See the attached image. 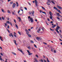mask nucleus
<instances>
[{
    "label": "nucleus",
    "mask_w": 62,
    "mask_h": 62,
    "mask_svg": "<svg viewBox=\"0 0 62 62\" xmlns=\"http://www.w3.org/2000/svg\"><path fill=\"white\" fill-rule=\"evenodd\" d=\"M48 2H50V3H51H51H52L53 4L55 5V3L54 2H55V0H48Z\"/></svg>",
    "instance_id": "nucleus-1"
},
{
    "label": "nucleus",
    "mask_w": 62,
    "mask_h": 62,
    "mask_svg": "<svg viewBox=\"0 0 62 62\" xmlns=\"http://www.w3.org/2000/svg\"><path fill=\"white\" fill-rule=\"evenodd\" d=\"M25 31L26 32V33L27 34V35L28 36V37H31V35L29 34H28V33H29V32H28V31L27 30H25Z\"/></svg>",
    "instance_id": "nucleus-2"
},
{
    "label": "nucleus",
    "mask_w": 62,
    "mask_h": 62,
    "mask_svg": "<svg viewBox=\"0 0 62 62\" xmlns=\"http://www.w3.org/2000/svg\"><path fill=\"white\" fill-rule=\"evenodd\" d=\"M60 28V27L58 26L56 28V29L55 30L56 31H57L58 33H59V32L58 31V30H59V29L58 28Z\"/></svg>",
    "instance_id": "nucleus-3"
},
{
    "label": "nucleus",
    "mask_w": 62,
    "mask_h": 62,
    "mask_svg": "<svg viewBox=\"0 0 62 62\" xmlns=\"http://www.w3.org/2000/svg\"><path fill=\"white\" fill-rule=\"evenodd\" d=\"M34 11H32V12H29L28 13L29 14H31V13L32 14V15H34Z\"/></svg>",
    "instance_id": "nucleus-4"
},
{
    "label": "nucleus",
    "mask_w": 62,
    "mask_h": 62,
    "mask_svg": "<svg viewBox=\"0 0 62 62\" xmlns=\"http://www.w3.org/2000/svg\"><path fill=\"white\" fill-rule=\"evenodd\" d=\"M9 37H12L13 38L14 37V36H13V35L12 34V33H9Z\"/></svg>",
    "instance_id": "nucleus-5"
},
{
    "label": "nucleus",
    "mask_w": 62,
    "mask_h": 62,
    "mask_svg": "<svg viewBox=\"0 0 62 62\" xmlns=\"http://www.w3.org/2000/svg\"><path fill=\"white\" fill-rule=\"evenodd\" d=\"M17 49L18 51H20V52H21V53L23 54H24V53H23V51H22V50L20 49H19L18 48Z\"/></svg>",
    "instance_id": "nucleus-6"
},
{
    "label": "nucleus",
    "mask_w": 62,
    "mask_h": 62,
    "mask_svg": "<svg viewBox=\"0 0 62 62\" xmlns=\"http://www.w3.org/2000/svg\"><path fill=\"white\" fill-rule=\"evenodd\" d=\"M16 6V4L15 3H13V5L12 7L13 8H15V7Z\"/></svg>",
    "instance_id": "nucleus-7"
},
{
    "label": "nucleus",
    "mask_w": 62,
    "mask_h": 62,
    "mask_svg": "<svg viewBox=\"0 0 62 62\" xmlns=\"http://www.w3.org/2000/svg\"><path fill=\"white\" fill-rule=\"evenodd\" d=\"M30 21L31 23H33L34 21H33V19L32 17H31V18H30Z\"/></svg>",
    "instance_id": "nucleus-8"
},
{
    "label": "nucleus",
    "mask_w": 62,
    "mask_h": 62,
    "mask_svg": "<svg viewBox=\"0 0 62 62\" xmlns=\"http://www.w3.org/2000/svg\"><path fill=\"white\" fill-rule=\"evenodd\" d=\"M27 52L28 53V55H31V53H30V52L29 51V50H27Z\"/></svg>",
    "instance_id": "nucleus-9"
},
{
    "label": "nucleus",
    "mask_w": 62,
    "mask_h": 62,
    "mask_svg": "<svg viewBox=\"0 0 62 62\" xmlns=\"http://www.w3.org/2000/svg\"><path fill=\"white\" fill-rule=\"evenodd\" d=\"M49 14L50 16H52V15H53V13H52L50 11L49 12Z\"/></svg>",
    "instance_id": "nucleus-10"
},
{
    "label": "nucleus",
    "mask_w": 62,
    "mask_h": 62,
    "mask_svg": "<svg viewBox=\"0 0 62 62\" xmlns=\"http://www.w3.org/2000/svg\"><path fill=\"white\" fill-rule=\"evenodd\" d=\"M1 57H2L1 56V55H0V60L1 61L2 60L3 61H4V60H2V58H1Z\"/></svg>",
    "instance_id": "nucleus-11"
},
{
    "label": "nucleus",
    "mask_w": 62,
    "mask_h": 62,
    "mask_svg": "<svg viewBox=\"0 0 62 62\" xmlns=\"http://www.w3.org/2000/svg\"><path fill=\"white\" fill-rule=\"evenodd\" d=\"M36 39H38V40H39V39H41V38L39 37L36 38Z\"/></svg>",
    "instance_id": "nucleus-12"
},
{
    "label": "nucleus",
    "mask_w": 62,
    "mask_h": 62,
    "mask_svg": "<svg viewBox=\"0 0 62 62\" xmlns=\"http://www.w3.org/2000/svg\"><path fill=\"white\" fill-rule=\"evenodd\" d=\"M57 8H59V9H62V8L61 7H60L59 6H57Z\"/></svg>",
    "instance_id": "nucleus-13"
},
{
    "label": "nucleus",
    "mask_w": 62,
    "mask_h": 62,
    "mask_svg": "<svg viewBox=\"0 0 62 62\" xmlns=\"http://www.w3.org/2000/svg\"><path fill=\"white\" fill-rule=\"evenodd\" d=\"M40 31V28L37 31V32L38 33H39Z\"/></svg>",
    "instance_id": "nucleus-14"
},
{
    "label": "nucleus",
    "mask_w": 62,
    "mask_h": 62,
    "mask_svg": "<svg viewBox=\"0 0 62 62\" xmlns=\"http://www.w3.org/2000/svg\"><path fill=\"white\" fill-rule=\"evenodd\" d=\"M15 25L16 27L17 28V29H18V25H17V24H15Z\"/></svg>",
    "instance_id": "nucleus-15"
},
{
    "label": "nucleus",
    "mask_w": 62,
    "mask_h": 62,
    "mask_svg": "<svg viewBox=\"0 0 62 62\" xmlns=\"http://www.w3.org/2000/svg\"><path fill=\"white\" fill-rule=\"evenodd\" d=\"M14 41L15 44H16V45L17 46V44L16 43V40H14Z\"/></svg>",
    "instance_id": "nucleus-16"
},
{
    "label": "nucleus",
    "mask_w": 62,
    "mask_h": 62,
    "mask_svg": "<svg viewBox=\"0 0 62 62\" xmlns=\"http://www.w3.org/2000/svg\"><path fill=\"white\" fill-rule=\"evenodd\" d=\"M57 10L58 11V12H59V13H61V12H60V11L59 9H58Z\"/></svg>",
    "instance_id": "nucleus-17"
},
{
    "label": "nucleus",
    "mask_w": 62,
    "mask_h": 62,
    "mask_svg": "<svg viewBox=\"0 0 62 62\" xmlns=\"http://www.w3.org/2000/svg\"><path fill=\"white\" fill-rule=\"evenodd\" d=\"M18 19H19V22H20L21 21V18L20 17H18Z\"/></svg>",
    "instance_id": "nucleus-18"
},
{
    "label": "nucleus",
    "mask_w": 62,
    "mask_h": 62,
    "mask_svg": "<svg viewBox=\"0 0 62 62\" xmlns=\"http://www.w3.org/2000/svg\"><path fill=\"white\" fill-rule=\"evenodd\" d=\"M46 4L48 5H50V3L48 1L47 2Z\"/></svg>",
    "instance_id": "nucleus-19"
},
{
    "label": "nucleus",
    "mask_w": 62,
    "mask_h": 62,
    "mask_svg": "<svg viewBox=\"0 0 62 62\" xmlns=\"http://www.w3.org/2000/svg\"><path fill=\"white\" fill-rule=\"evenodd\" d=\"M16 4L17 7H18V6H19V4H18V3L17 2H16Z\"/></svg>",
    "instance_id": "nucleus-20"
},
{
    "label": "nucleus",
    "mask_w": 62,
    "mask_h": 62,
    "mask_svg": "<svg viewBox=\"0 0 62 62\" xmlns=\"http://www.w3.org/2000/svg\"><path fill=\"white\" fill-rule=\"evenodd\" d=\"M12 54H14V55H16V53H15L13 52H12Z\"/></svg>",
    "instance_id": "nucleus-21"
},
{
    "label": "nucleus",
    "mask_w": 62,
    "mask_h": 62,
    "mask_svg": "<svg viewBox=\"0 0 62 62\" xmlns=\"http://www.w3.org/2000/svg\"><path fill=\"white\" fill-rule=\"evenodd\" d=\"M56 14L57 16L58 17H59V13H56Z\"/></svg>",
    "instance_id": "nucleus-22"
},
{
    "label": "nucleus",
    "mask_w": 62,
    "mask_h": 62,
    "mask_svg": "<svg viewBox=\"0 0 62 62\" xmlns=\"http://www.w3.org/2000/svg\"><path fill=\"white\" fill-rule=\"evenodd\" d=\"M54 9H55V10H57V8L55 7H54Z\"/></svg>",
    "instance_id": "nucleus-23"
},
{
    "label": "nucleus",
    "mask_w": 62,
    "mask_h": 62,
    "mask_svg": "<svg viewBox=\"0 0 62 62\" xmlns=\"http://www.w3.org/2000/svg\"><path fill=\"white\" fill-rule=\"evenodd\" d=\"M50 19L52 20V19H53V16H50Z\"/></svg>",
    "instance_id": "nucleus-24"
},
{
    "label": "nucleus",
    "mask_w": 62,
    "mask_h": 62,
    "mask_svg": "<svg viewBox=\"0 0 62 62\" xmlns=\"http://www.w3.org/2000/svg\"><path fill=\"white\" fill-rule=\"evenodd\" d=\"M41 7L43 9H44V10H45V8H44V7H43L42 6H41Z\"/></svg>",
    "instance_id": "nucleus-25"
},
{
    "label": "nucleus",
    "mask_w": 62,
    "mask_h": 62,
    "mask_svg": "<svg viewBox=\"0 0 62 62\" xmlns=\"http://www.w3.org/2000/svg\"><path fill=\"white\" fill-rule=\"evenodd\" d=\"M4 24H5V27H6L7 26V23H4Z\"/></svg>",
    "instance_id": "nucleus-26"
},
{
    "label": "nucleus",
    "mask_w": 62,
    "mask_h": 62,
    "mask_svg": "<svg viewBox=\"0 0 62 62\" xmlns=\"http://www.w3.org/2000/svg\"><path fill=\"white\" fill-rule=\"evenodd\" d=\"M56 26V25H54V26H53L52 27V28H54V27H55Z\"/></svg>",
    "instance_id": "nucleus-27"
},
{
    "label": "nucleus",
    "mask_w": 62,
    "mask_h": 62,
    "mask_svg": "<svg viewBox=\"0 0 62 62\" xmlns=\"http://www.w3.org/2000/svg\"><path fill=\"white\" fill-rule=\"evenodd\" d=\"M7 23H8V24H10V22H9L8 21L7 22H6Z\"/></svg>",
    "instance_id": "nucleus-28"
},
{
    "label": "nucleus",
    "mask_w": 62,
    "mask_h": 62,
    "mask_svg": "<svg viewBox=\"0 0 62 62\" xmlns=\"http://www.w3.org/2000/svg\"><path fill=\"white\" fill-rule=\"evenodd\" d=\"M6 30L9 33H10V31H9V30H8V28L6 29Z\"/></svg>",
    "instance_id": "nucleus-29"
},
{
    "label": "nucleus",
    "mask_w": 62,
    "mask_h": 62,
    "mask_svg": "<svg viewBox=\"0 0 62 62\" xmlns=\"http://www.w3.org/2000/svg\"><path fill=\"white\" fill-rule=\"evenodd\" d=\"M46 59H47V62H50V61H49V59H48V58H46Z\"/></svg>",
    "instance_id": "nucleus-30"
},
{
    "label": "nucleus",
    "mask_w": 62,
    "mask_h": 62,
    "mask_svg": "<svg viewBox=\"0 0 62 62\" xmlns=\"http://www.w3.org/2000/svg\"><path fill=\"white\" fill-rule=\"evenodd\" d=\"M13 1H11V2H10V4L11 5H12V4H13Z\"/></svg>",
    "instance_id": "nucleus-31"
},
{
    "label": "nucleus",
    "mask_w": 62,
    "mask_h": 62,
    "mask_svg": "<svg viewBox=\"0 0 62 62\" xmlns=\"http://www.w3.org/2000/svg\"><path fill=\"white\" fill-rule=\"evenodd\" d=\"M7 12L9 13H10V11L8 10Z\"/></svg>",
    "instance_id": "nucleus-32"
},
{
    "label": "nucleus",
    "mask_w": 62,
    "mask_h": 62,
    "mask_svg": "<svg viewBox=\"0 0 62 62\" xmlns=\"http://www.w3.org/2000/svg\"><path fill=\"white\" fill-rule=\"evenodd\" d=\"M1 11H2V12H4V10H3V9L2 8L1 9Z\"/></svg>",
    "instance_id": "nucleus-33"
},
{
    "label": "nucleus",
    "mask_w": 62,
    "mask_h": 62,
    "mask_svg": "<svg viewBox=\"0 0 62 62\" xmlns=\"http://www.w3.org/2000/svg\"><path fill=\"white\" fill-rule=\"evenodd\" d=\"M14 23H16V21L15 19H14Z\"/></svg>",
    "instance_id": "nucleus-34"
},
{
    "label": "nucleus",
    "mask_w": 62,
    "mask_h": 62,
    "mask_svg": "<svg viewBox=\"0 0 62 62\" xmlns=\"http://www.w3.org/2000/svg\"><path fill=\"white\" fill-rule=\"evenodd\" d=\"M28 48L29 49V50H31V47H30V46H29L28 47Z\"/></svg>",
    "instance_id": "nucleus-35"
},
{
    "label": "nucleus",
    "mask_w": 62,
    "mask_h": 62,
    "mask_svg": "<svg viewBox=\"0 0 62 62\" xmlns=\"http://www.w3.org/2000/svg\"><path fill=\"white\" fill-rule=\"evenodd\" d=\"M34 47H35V48H37V46H36V45L34 44Z\"/></svg>",
    "instance_id": "nucleus-36"
},
{
    "label": "nucleus",
    "mask_w": 62,
    "mask_h": 62,
    "mask_svg": "<svg viewBox=\"0 0 62 62\" xmlns=\"http://www.w3.org/2000/svg\"><path fill=\"white\" fill-rule=\"evenodd\" d=\"M28 19H30V18H31V17L30 16H29L28 17Z\"/></svg>",
    "instance_id": "nucleus-37"
},
{
    "label": "nucleus",
    "mask_w": 62,
    "mask_h": 62,
    "mask_svg": "<svg viewBox=\"0 0 62 62\" xmlns=\"http://www.w3.org/2000/svg\"><path fill=\"white\" fill-rule=\"evenodd\" d=\"M31 43H34V41L32 40H31Z\"/></svg>",
    "instance_id": "nucleus-38"
},
{
    "label": "nucleus",
    "mask_w": 62,
    "mask_h": 62,
    "mask_svg": "<svg viewBox=\"0 0 62 62\" xmlns=\"http://www.w3.org/2000/svg\"><path fill=\"white\" fill-rule=\"evenodd\" d=\"M2 18L3 20H5V19H4V17L3 16L2 17Z\"/></svg>",
    "instance_id": "nucleus-39"
},
{
    "label": "nucleus",
    "mask_w": 62,
    "mask_h": 62,
    "mask_svg": "<svg viewBox=\"0 0 62 62\" xmlns=\"http://www.w3.org/2000/svg\"><path fill=\"white\" fill-rule=\"evenodd\" d=\"M1 38H2V37L0 36V39L1 40V41H3V40H2V39H1Z\"/></svg>",
    "instance_id": "nucleus-40"
},
{
    "label": "nucleus",
    "mask_w": 62,
    "mask_h": 62,
    "mask_svg": "<svg viewBox=\"0 0 62 62\" xmlns=\"http://www.w3.org/2000/svg\"><path fill=\"white\" fill-rule=\"evenodd\" d=\"M35 56H36V57H37V58H39V56H38V55H37V54L35 55Z\"/></svg>",
    "instance_id": "nucleus-41"
},
{
    "label": "nucleus",
    "mask_w": 62,
    "mask_h": 62,
    "mask_svg": "<svg viewBox=\"0 0 62 62\" xmlns=\"http://www.w3.org/2000/svg\"><path fill=\"white\" fill-rule=\"evenodd\" d=\"M24 8L25 10H27V8L26 7H24Z\"/></svg>",
    "instance_id": "nucleus-42"
},
{
    "label": "nucleus",
    "mask_w": 62,
    "mask_h": 62,
    "mask_svg": "<svg viewBox=\"0 0 62 62\" xmlns=\"http://www.w3.org/2000/svg\"><path fill=\"white\" fill-rule=\"evenodd\" d=\"M34 1L35 2V3H37V0H35Z\"/></svg>",
    "instance_id": "nucleus-43"
},
{
    "label": "nucleus",
    "mask_w": 62,
    "mask_h": 62,
    "mask_svg": "<svg viewBox=\"0 0 62 62\" xmlns=\"http://www.w3.org/2000/svg\"><path fill=\"white\" fill-rule=\"evenodd\" d=\"M0 54L1 55H2V56H3V54L2 53H0Z\"/></svg>",
    "instance_id": "nucleus-44"
},
{
    "label": "nucleus",
    "mask_w": 62,
    "mask_h": 62,
    "mask_svg": "<svg viewBox=\"0 0 62 62\" xmlns=\"http://www.w3.org/2000/svg\"><path fill=\"white\" fill-rule=\"evenodd\" d=\"M18 34H19V35H21V32H20L18 31Z\"/></svg>",
    "instance_id": "nucleus-45"
},
{
    "label": "nucleus",
    "mask_w": 62,
    "mask_h": 62,
    "mask_svg": "<svg viewBox=\"0 0 62 62\" xmlns=\"http://www.w3.org/2000/svg\"><path fill=\"white\" fill-rule=\"evenodd\" d=\"M40 13H42L43 12V11H42L41 10H40Z\"/></svg>",
    "instance_id": "nucleus-46"
},
{
    "label": "nucleus",
    "mask_w": 62,
    "mask_h": 62,
    "mask_svg": "<svg viewBox=\"0 0 62 62\" xmlns=\"http://www.w3.org/2000/svg\"><path fill=\"white\" fill-rule=\"evenodd\" d=\"M41 62H43V60L41 59Z\"/></svg>",
    "instance_id": "nucleus-47"
},
{
    "label": "nucleus",
    "mask_w": 62,
    "mask_h": 62,
    "mask_svg": "<svg viewBox=\"0 0 62 62\" xmlns=\"http://www.w3.org/2000/svg\"><path fill=\"white\" fill-rule=\"evenodd\" d=\"M8 28H9V25H8V27H7Z\"/></svg>",
    "instance_id": "nucleus-48"
},
{
    "label": "nucleus",
    "mask_w": 62,
    "mask_h": 62,
    "mask_svg": "<svg viewBox=\"0 0 62 62\" xmlns=\"http://www.w3.org/2000/svg\"><path fill=\"white\" fill-rule=\"evenodd\" d=\"M51 50L52 52H54V50H53V49H51Z\"/></svg>",
    "instance_id": "nucleus-49"
},
{
    "label": "nucleus",
    "mask_w": 62,
    "mask_h": 62,
    "mask_svg": "<svg viewBox=\"0 0 62 62\" xmlns=\"http://www.w3.org/2000/svg\"><path fill=\"white\" fill-rule=\"evenodd\" d=\"M35 5L37 7H38V4H37V3H35Z\"/></svg>",
    "instance_id": "nucleus-50"
},
{
    "label": "nucleus",
    "mask_w": 62,
    "mask_h": 62,
    "mask_svg": "<svg viewBox=\"0 0 62 62\" xmlns=\"http://www.w3.org/2000/svg\"><path fill=\"white\" fill-rule=\"evenodd\" d=\"M14 36H15V38H16V35H15V34H14Z\"/></svg>",
    "instance_id": "nucleus-51"
},
{
    "label": "nucleus",
    "mask_w": 62,
    "mask_h": 62,
    "mask_svg": "<svg viewBox=\"0 0 62 62\" xmlns=\"http://www.w3.org/2000/svg\"><path fill=\"white\" fill-rule=\"evenodd\" d=\"M28 4H29L30 5V6H31V4L30 3H29V2H28Z\"/></svg>",
    "instance_id": "nucleus-52"
},
{
    "label": "nucleus",
    "mask_w": 62,
    "mask_h": 62,
    "mask_svg": "<svg viewBox=\"0 0 62 62\" xmlns=\"http://www.w3.org/2000/svg\"><path fill=\"white\" fill-rule=\"evenodd\" d=\"M10 24L11 25V26H12V24L11 23V22H10Z\"/></svg>",
    "instance_id": "nucleus-53"
},
{
    "label": "nucleus",
    "mask_w": 62,
    "mask_h": 62,
    "mask_svg": "<svg viewBox=\"0 0 62 62\" xmlns=\"http://www.w3.org/2000/svg\"><path fill=\"white\" fill-rule=\"evenodd\" d=\"M56 18H57V19H58V20H60V18H59V17H56Z\"/></svg>",
    "instance_id": "nucleus-54"
},
{
    "label": "nucleus",
    "mask_w": 62,
    "mask_h": 62,
    "mask_svg": "<svg viewBox=\"0 0 62 62\" xmlns=\"http://www.w3.org/2000/svg\"><path fill=\"white\" fill-rule=\"evenodd\" d=\"M12 14L13 15H14L15 14H14V12H12Z\"/></svg>",
    "instance_id": "nucleus-55"
},
{
    "label": "nucleus",
    "mask_w": 62,
    "mask_h": 62,
    "mask_svg": "<svg viewBox=\"0 0 62 62\" xmlns=\"http://www.w3.org/2000/svg\"><path fill=\"white\" fill-rule=\"evenodd\" d=\"M42 13H44L45 14H46V13L43 12Z\"/></svg>",
    "instance_id": "nucleus-56"
},
{
    "label": "nucleus",
    "mask_w": 62,
    "mask_h": 62,
    "mask_svg": "<svg viewBox=\"0 0 62 62\" xmlns=\"http://www.w3.org/2000/svg\"><path fill=\"white\" fill-rule=\"evenodd\" d=\"M43 44H46V45H47V43H44Z\"/></svg>",
    "instance_id": "nucleus-57"
},
{
    "label": "nucleus",
    "mask_w": 62,
    "mask_h": 62,
    "mask_svg": "<svg viewBox=\"0 0 62 62\" xmlns=\"http://www.w3.org/2000/svg\"><path fill=\"white\" fill-rule=\"evenodd\" d=\"M46 24H47V25H49V24H48V23H47V22H46Z\"/></svg>",
    "instance_id": "nucleus-58"
},
{
    "label": "nucleus",
    "mask_w": 62,
    "mask_h": 62,
    "mask_svg": "<svg viewBox=\"0 0 62 62\" xmlns=\"http://www.w3.org/2000/svg\"><path fill=\"white\" fill-rule=\"evenodd\" d=\"M20 10H19L18 11V14H20L19 13H20Z\"/></svg>",
    "instance_id": "nucleus-59"
},
{
    "label": "nucleus",
    "mask_w": 62,
    "mask_h": 62,
    "mask_svg": "<svg viewBox=\"0 0 62 62\" xmlns=\"http://www.w3.org/2000/svg\"><path fill=\"white\" fill-rule=\"evenodd\" d=\"M54 53H56V51H55V50H54Z\"/></svg>",
    "instance_id": "nucleus-60"
},
{
    "label": "nucleus",
    "mask_w": 62,
    "mask_h": 62,
    "mask_svg": "<svg viewBox=\"0 0 62 62\" xmlns=\"http://www.w3.org/2000/svg\"><path fill=\"white\" fill-rule=\"evenodd\" d=\"M35 22H38V20H37L36 19L35 20Z\"/></svg>",
    "instance_id": "nucleus-61"
},
{
    "label": "nucleus",
    "mask_w": 62,
    "mask_h": 62,
    "mask_svg": "<svg viewBox=\"0 0 62 62\" xmlns=\"http://www.w3.org/2000/svg\"><path fill=\"white\" fill-rule=\"evenodd\" d=\"M47 20L48 21H50V20H49V19L48 18H47Z\"/></svg>",
    "instance_id": "nucleus-62"
},
{
    "label": "nucleus",
    "mask_w": 62,
    "mask_h": 62,
    "mask_svg": "<svg viewBox=\"0 0 62 62\" xmlns=\"http://www.w3.org/2000/svg\"><path fill=\"white\" fill-rule=\"evenodd\" d=\"M61 30H60V33H61Z\"/></svg>",
    "instance_id": "nucleus-63"
},
{
    "label": "nucleus",
    "mask_w": 62,
    "mask_h": 62,
    "mask_svg": "<svg viewBox=\"0 0 62 62\" xmlns=\"http://www.w3.org/2000/svg\"><path fill=\"white\" fill-rule=\"evenodd\" d=\"M24 62H27L25 60H24Z\"/></svg>",
    "instance_id": "nucleus-64"
}]
</instances>
